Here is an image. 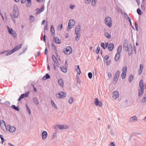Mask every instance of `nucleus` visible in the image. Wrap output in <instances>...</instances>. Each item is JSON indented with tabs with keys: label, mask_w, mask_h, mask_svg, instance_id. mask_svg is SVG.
I'll use <instances>...</instances> for the list:
<instances>
[{
	"label": "nucleus",
	"mask_w": 146,
	"mask_h": 146,
	"mask_svg": "<svg viewBox=\"0 0 146 146\" xmlns=\"http://www.w3.org/2000/svg\"><path fill=\"white\" fill-rule=\"evenodd\" d=\"M140 88L138 90V95L139 97H141L143 94L144 87L143 80L141 79L139 83Z\"/></svg>",
	"instance_id": "obj_1"
},
{
	"label": "nucleus",
	"mask_w": 146,
	"mask_h": 146,
	"mask_svg": "<svg viewBox=\"0 0 146 146\" xmlns=\"http://www.w3.org/2000/svg\"><path fill=\"white\" fill-rule=\"evenodd\" d=\"M105 24L109 27L112 26V21L111 18L109 17H106L105 19Z\"/></svg>",
	"instance_id": "obj_2"
},
{
	"label": "nucleus",
	"mask_w": 146,
	"mask_h": 146,
	"mask_svg": "<svg viewBox=\"0 0 146 146\" xmlns=\"http://www.w3.org/2000/svg\"><path fill=\"white\" fill-rule=\"evenodd\" d=\"M63 52L66 54H69L72 52V50L71 47L70 46H68L66 48L63 49Z\"/></svg>",
	"instance_id": "obj_3"
},
{
	"label": "nucleus",
	"mask_w": 146,
	"mask_h": 146,
	"mask_svg": "<svg viewBox=\"0 0 146 146\" xmlns=\"http://www.w3.org/2000/svg\"><path fill=\"white\" fill-rule=\"evenodd\" d=\"M66 92H61L59 93L58 94H56V97L58 98H62L65 97L66 96Z\"/></svg>",
	"instance_id": "obj_4"
},
{
	"label": "nucleus",
	"mask_w": 146,
	"mask_h": 146,
	"mask_svg": "<svg viewBox=\"0 0 146 146\" xmlns=\"http://www.w3.org/2000/svg\"><path fill=\"white\" fill-rule=\"evenodd\" d=\"M123 49L126 51L128 50V41L127 39H125L124 40V44L123 45Z\"/></svg>",
	"instance_id": "obj_5"
},
{
	"label": "nucleus",
	"mask_w": 146,
	"mask_h": 146,
	"mask_svg": "<svg viewBox=\"0 0 146 146\" xmlns=\"http://www.w3.org/2000/svg\"><path fill=\"white\" fill-rule=\"evenodd\" d=\"M127 72V67L124 66L122 70V72L121 74V77L122 79H124L126 77V74Z\"/></svg>",
	"instance_id": "obj_6"
},
{
	"label": "nucleus",
	"mask_w": 146,
	"mask_h": 146,
	"mask_svg": "<svg viewBox=\"0 0 146 146\" xmlns=\"http://www.w3.org/2000/svg\"><path fill=\"white\" fill-rule=\"evenodd\" d=\"M94 104L96 106H98L100 107L102 106V102L101 101H99L98 99L95 98V99Z\"/></svg>",
	"instance_id": "obj_7"
},
{
	"label": "nucleus",
	"mask_w": 146,
	"mask_h": 146,
	"mask_svg": "<svg viewBox=\"0 0 146 146\" xmlns=\"http://www.w3.org/2000/svg\"><path fill=\"white\" fill-rule=\"evenodd\" d=\"M75 24V21H74L73 19H70L68 23V26L70 27V28H72Z\"/></svg>",
	"instance_id": "obj_8"
},
{
	"label": "nucleus",
	"mask_w": 146,
	"mask_h": 146,
	"mask_svg": "<svg viewBox=\"0 0 146 146\" xmlns=\"http://www.w3.org/2000/svg\"><path fill=\"white\" fill-rule=\"evenodd\" d=\"M57 127L60 129H67L68 128V126L67 125H57Z\"/></svg>",
	"instance_id": "obj_9"
},
{
	"label": "nucleus",
	"mask_w": 146,
	"mask_h": 146,
	"mask_svg": "<svg viewBox=\"0 0 146 146\" xmlns=\"http://www.w3.org/2000/svg\"><path fill=\"white\" fill-rule=\"evenodd\" d=\"M119 94L117 91H115L113 92V97L116 99L119 98Z\"/></svg>",
	"instance_id": "obj_10"
},
{
	"label": "nucleus",
	"mask_w": 146,
	"mask_h": 146,
	"mask_svg": "<svg viewBox=\"0 0 146 146\" xmlns=\"http://www.w3.org/2000/svg\"><path fill=\"white\" fill-rule=\"evenodd\" d=\"M48 135L47 132L46 131H43L42 133V139L43 140H44L46 138Z\"/></svg>",
	"instance_id": "obj_11"
},
{
	"label": "nucleus",
	"mask_w": 146,
	"mask_h": 146,
	"mask_svg": "<svg viewBox=\"0 0 146 146\" xmlns=\"http://www.w3.org/2000/svg\"><path fill=\"white\" fill-rule=\"evenodd\" d=\"M22 46V44H20L14 48L13 49H12V50L14 52H16L20 49L21 47Z\"/></svg>",
	"instance_id": "obj_12"
},
{
	"label": "nucleus",
	"mask_w": 146,
	"mask_h": 146,
	"mask_svg": "<svg viewBox=\"0 0 146 146\" xmlns=\"http://www.w3.org/2000/svg\"><path fill=\"white\" fill-rule=\"evenodd\" d=\"M50 32L52 33V35L53 37H54V36H55V31L54 26L53 25H51Z\"/></svg>",
	"instance_id": "obj_13"
},
{
	"label": "nucleus",
	"mask_w": 146,
	"mask_h": 146,
	"mask_svg": "<svg viewBox=\"0 0 146 146\" xmlns=\"http://www.w3.org/2000/svg\"><path fill=\"white\" fill-rule=\"evenodd\" d=\"M124 16L126 18V19L128 20V21L130 23L131 25V26L132 27H133L132 25V23L131 21V19L128 16L127 14L126 13H125L124 14Z\"/></svg>",
	"instance_id": "obj_14"
},
{
	"label": "nucleus",
	"mask_w": 146,
	"mask_h": 146,
	"mask_svg": "<svg viewBox=\"0 0 146 146\" xmlns=\"http://www.w3.org/2000/svg\"><path fill=\"white\" fill-rule=\"evenodd\" d=\"M114 44L113 43H110L108 46V49L109 51H111L114 48Z\"/></svg>",
	"instance_id": "obj_15"
},
{
	"label": "nucleus",
	"mask_w": 146,
	"mask_h": 146,
	"mask_svg": "<svg viewBox=\"0 0 146 146\" xmlns=\"http://www.w3.org/2000/svg\"><path fill=\"white\" fill-rule=\"evenodd\" d=\"M58 83L59 85L61 87L64 86V82L62 78H60L58 80Z\"/></svg>",
	"instance_id": "obj_16"
},
{
	"label": "nucleus",
	"mask_w": 146,
	"mask_h": 146,
	"mask_svg": "<svg viewBox=\"0 0 146 146\" xmlns=\"http://www.w3.org/2000/svg\"><path fill=\"white\" fill-rule=\"evenodd\" d=\"M19 13V10L17 6L14 5L13 7V13Z\"/></svg>",
	"instance_id": "obj_17"
},
{
	"label": "nucleus",
	"mask_w": 146,
	"mask_h": 146,
	"mask_svg": "<svg viewBox=\"0 0 146 146\" xmlns=\"http://www.w3.org/2000/svg\"><path fill=\"white\" fill-rule=\"evenodd\" d=\"M50 78V75L47 73L42 78V79L43 80H45L47 79H49Z\"/></svg>",
	"instance_id": "obj_18"
},
{
	"label": "nucleus",
	"mask_w": 146,
	"mask_h": 146,
	"mask_svg": "<svg viewBox=\"0 0 146 146\" xmlns=\"http://www.w3.org/2000/svg\"><path fill=\"white\" fill-rule=\"evenodd\" d=\"M16 128L14 126H11L10 127L9 131L11 133H13L15 131Z\"/></svg>",
	"instance_id": "obj_19"
},
{
	"label": "nucleus",
	"mask_w": 146,
	"mask_h": 146,
	"mask_svg": "<svg viewBox=\"0 0 146 146\" xmlns=\"http://www.w3.org/2000/svg\"><path fill=\"white\" fill-rule=\"evenodd\" d=\"M139 66H140V69H139V71L138 73H139V75H140L142 72L143 69V65H142L141 64H140Z\"/></svg>",
	"instance_id": "obj_20"
},
{
	"label": "nucleus",
	"mask_w": 146,
	"mask_h": 146,
	"mask_svg": "<svg viewBox=\"0 0 146 146\" xmlns=\"http://www.w3.org/2000/svg\"><path fill=\"white\" fill-rule=\"evenodd\" d=\"M120 56V53H118L117 52L115 55V60L116 61H117L119 58Z\"/></svg>",
	"instance_id": "obj_21"
},
{
	"label": "nucleus",
	"mask_w": 146,
	"mask_h": 146,
	"mask_svg": "<svg viewBox=\"0 0 146 146\" xmlns=\"http://www.w3.org/2000/svg\"><path fill=\"white\" fill-rule=\"evenodd\" d=\"M44 10V7H42L40 9L38 10L36 12V15H37L40 14Z\"/></svg>",
	"instance_id": "obj_22"
},
{
	"label": "nucleus",
	"mask_w": 146,
	"mask_h": 146,
	"mask_svg": "<svg viewBox=\"0 0 146 146\" xmlns=\"http://www.w3.org/2000/svg\"><path fill=\"white\" fill-rule=\"evenodd\" d=\"M33 100L34 103L36 105H38L39 104V102L38 99L36 97H34L33 98Z\"/></svg>",
	"instance_id": "obj_23"
},
{
	"label": "nucleus",
	"mask_w": 146,
	"mask_h": 146,
	"mask_svg": "<svg viewBox=\"0 0 146 146\" xmlns=\"http://www.w3.org/2000/svg\"><path fill=\"white\" fill-rule=\"evenodd\" d=\"M61 70L63 72L66 73L67 72V70L66 67L64 66H61L60 67Z\"/></svg>",
	"instance_id": "obj_24"
},
{
	"label": "nucleus",
	"mask_w": 146,
	"mask_h": 146,
	"mask_svg": "<svg viewBox=\"0 0 146 146\" xmlns=\"http://www.w3.org/2000/svg\"><path fill=\"white\" fill-rule=\"evenodd\" d=\"M54 40L56 44H60L61 43L60 39L58 37H54Z\"/></svg>",
	"instance_id": "obj_25"
},
{
	"label": "nucleus",
	"mask_w": 146,
	"mask_h": 146,
	"mask_svg": "<svg viewBox=\"0 0 146 146\" xmlns=\"http://www.w3.org/2000/svg\"><path fill=\"white\" fill-rule=\"evenodd\" d=\"M11 108L17 111L19 110V108L18 106H16L15 105H13L11 106Z\"/></svg>",
	"instance_id": "obj_26"
},
{
	"label": "nucleus",
	"mask_w": 146,
	"mask_h": 146,
	"mask_svg": "<svg viewBox=\"0 0 146 146\" xmlns=\"http://www.w3.org/2000/svg\"><path fill=\"white\" fill-rule=\"evenodd\" d=\"M137 117L136 116H134L132 117L130 119L131 122H134L135 121L137 120Z\"/></svg>",
	"instance_id": "obj_27"
},
{
	"label": "nucleus",
	"mask_w": 146,
	"mask_h": 146,
	"mask_svg": "<svg viewBox=\"0 0 146 146\" xmlns=\"http://www.w3.org/2000/svg\"><path fill=\"white\" fill-rule=\"evenodd\" d=\"M29 92H28L26 93L25 94H23L21 95L23 98L25 97H27L29 95Z\"/></svg>",
	"instance_id": "obj_28"
},
{
	"label": "nucleus",
	"mask_w": 146,
	"mask_h": 146,
	"mask_svg": "<svg viewBox=\"0 0 146 146\" xmlns=\"http://www.w3.org/2000/svg\"><path fill=\"white\" fill-rule=\"evenodd\" d=\"M105 36L108 39H110L111 38V36L108 32H105L104 33Z\"/></svg>",
	"instance_id": "obj_29"
},
{
	"label": "nucleus",
	"mask_w": 146,
	"mask_h": 146,
	"mask_svg": "<svg viewBox=\"0 0 146 146\" xmlns=\"http://www.w3.org/2000/svg\"><path fill=\"white\" fill-rule=\"evenodd\" d=\"M1 125V129H2L3 131H5V128H6V125L5 123H4L3 124H2V125H1H1Z\"/></svg>",
	"instance_id": "obj_30"
},
{
	"label": "nucleus",
	"mask_w": 146,
	"mask_h": 146,
	"mask_svg": "<svg viewBox=\"0 0 146 146\" xmlns=\"http://www.w3.org/2000/svg\"><path fill=\"white\" fill-rule=\"evenodd\" d=\"M7 28L9 33L11 35L12 33L14 32V31L12 28H11L10 29V28L8 26H7Z\"/></svg>",
	"instance_id": "obj_31"
},
{
	"label": "nucleus",
	"mask_w": 146,
	"mask_h": 146,
	"mask_svg": "<svg viewBox=\"0 0 146 146\" xmlns=\"http://www.w3.org/2000/svg\"><path fill=\"white\" fill-rule=\"evenodd\" d=\"M122 49V46L121 45H119L117 48V53H120L121 52V50Z\"/></svg>",
	"instance_id": "obj_32"
},
{
	"label": "nucleus",
	"mask_w": 146,
	"mask_h": 146,
	"mask_svg": "<svg viewBox=\"0 0 146 146\" xmlns=\"http://www.w3.org/2000/svg\"><path fill=\"white\" fill-rule=\"evenodd\" d=\"M51 46L53 47V49L54 50L55 52V53L56 54L57 52V50L56 49V47L53 43H52L51 44Z\"/></svg>",
	"instance_id": "obj_33"
},
{
	"label": "nucleus",
	"mask_w": 146,
	"mask_h": 146,
	"mask_svg": "<svg viewBox=\"0 0 146 146\" xmlns=\"http://www.w3.org/2000/svg\"><path fill=\"white\" fill-rule=\"evenodd\" d=\"M30 18H29L30 21L32 23H33L34 21L35 20V18L32 15H30Z\"/></svg>",
	"instance_id": "obj_34"
},
{
	"label": "nucleus",
	"mask_w": 146,
	"mask_h": 146,
	"mask_svg": "<svg viewBox=\"0 0 146 146\" xmlns=\"http://www.w3.org/2000/svg\"><path fill=\"white\" fill-rule=\"evenodd\" d=\"M118 78H115V77H114L113 79V82L114 84H115L117 83L118 79Z\"/></svg>",
	"instance_id": "obj_35"
},
{
	"label": "nucleus",
	"mask_w": 146,
	"mask_h": 146,
	"mask_svg": "<svg viewBox=\"0 0 146 146\" xmlns=\"http://www.w3.org/2000/svg\"><path fill=\"white\" fill-rule=\"evenodd\" d=\"M14 52H13V51L12 49L9 51V52H7L6 54H5V55L7 56L9 55H11V54H12V53H13Z\"/></svg>",
	"instance_id": "obj_36"
},
{
	"label": "nucleus",
	"mask_w": 146,
	"mask_h": 146,
	"mask_svg": "<svg viewBox=\"0 0 146 146\" xmlns=\"http://www.w3.org/2000/svg\"><path fill=\"white\" fill-rule=\"evenodd\" d=\"M13 14L14 15V17L15 18H17L19 15V13H13Z\"/></svg>",
	"instance_id": "obj_37"
},
{
	"label": "nucleus",
	"mask_w": 146,
	"mask_h": 146,
	"mask_svg": "<svg viewBox=\"0 0 146 146\" xmlns=\"http://www.w3.org/2000/svg\"><path fill=\"white\" fill-rule=\"evenodd\" d=\"M74 98L72 97H70L68 100L69 103L70 104H72L73 103Z\"/></svg>",
	"instance_id": "obj_38"
},
{
	"label": "nucleus",
	"mask_w": 146,
	"mask_h": 146,
	"mask_svg": "<svg viewBox=\"0 0 146 146\" xmlns=\"http://www.w3.org/2000/svg\"><path fill=\"white\" fill-rule=\"evenodd\" d=\"M101 46L102 47V48L104 49H105L106 48L105 45V43L104 42H102L101 44Z\"/></svg>",
	"instance_id": "obj_39"
},
{
	"label": "nucleus",
	"mask_w": 146,
	"mask_h": 146,
	"mask_svg": "<svg viewBox=\"0 0 146 146\" xmlns=\"http://www.w3.org/2000/svg\"><path fill=\"white\" fill-rule=\"evenodd\" d=\"M51 104H52V106L53 107H54L55 108H56V109L57 108L56 107V106L55 104L54 103V102L52 100L51 101Z\"/></svg>",
	"instance_id": "obj_40"
},
{
	"label": "nucleus",
	"mask_w": 146,
	"mask_h": 146,
	"mask_svg": "<svg viewBox=\"0 0 146 146\" xmlns=\"http://www.w3.org/2000/svg\"><path fill=\"white\" fill-rule=\"evenodd\" d=\"M0 138L1 140V143L3 144L4 142L5 139L3 137V136L1 134L0 135Z\"/></svg>",
	"instance_id": "obj_41"
},
{
	"label": "nucleus",
	"mask_w": 146,
	"mask_h": 146,
	"mask_svg": "<svg viewBox=\"0 0 146 146\" xmlns=\"http://www.w3.org/2000/svg\"><path fill=\"white\" fill-rule=\"evenodd\" d=\"M137 13L138 14V15H141V13H142V11H141V10H140V9L139 8H138L137 9Z\"/></svg>",
	"instance_id": "obj_42"
},
{
	"label": "nucleus",
	"mask_w": 146,
	"mask_h": 146,
	"mask_svg": "<svg viewBox=\"0 0 146 146\" xmlns=\"http://www.w3.org/2000/svg\"><path fill=\"white\" fill-rule=\"evenodd\" d=\"M133 76L132 75H131L129 76V82H131L133 80Z\"/></svg>",
	"instance_id": "obj_43"
},
{
	"label": "nucleus",
	"mask_w": 146,
	"mask_h": 146,
	"mask_svg": "<svg viewBox=\"0 0 146 146\" xmlns=\"http://www.w3.org/2000/svg\"><path fill=\"white\" fill-rule=\"evenodd\" d=\"M146 102V97L144 96L143 98L142 99L141 102L142 103H144Z\"/></svg>",
	"instance_id": "obj_44"
},
{
	"label": "nucleus",
	"mask_w": 146,
	"mask_h": 146,
	"mask_svg": "<svg viewBox=\"0 0 146 146\" xmlns=\"http://www.w3.org/2000/svg\"><path fill=\"white\" fill-rule=\"evenodd\" d=\"M97 0H92V5L93 6H94L95 5V4L96 3Z\"/></svg>",
	"instance_id": "obj_45"
},
{
	"label": "nucleus",
	"mask_w": 146,
	"mask_h": 146,
	"mask_svg": "<svg viewBox=\"0 0 146 146\" xmlns=\"http://www.w3.org/2000/svg\"><path fill=\"white\" fill-rule=\"evenodd\" d=\"M75 32L76 35H77L80 36V30H75Z\"/></svg>",
	"instance_id": "obj_46"
},
{
	"label": "nucleus",
	"mask_w": 146,
	"mask_h": 146,
	"mask_svg": "<svg viewBox=\"0 0 146 146\" xmlns=\"http://www.w3.org/2000/svg\"><path fill=\"white\" fill-rule=\"evenodd\" d=\"M88 76L89 78L91 79L92 76V73L91 72H89L88 74Z\"/></svg>",
	"instance_id": "obj_47"
},
{
	"label": "nucleus",
	"mask_w": 146,
	"mask_h": 146,
	"mask_svg": "<svg viewBox=\"0 0 146 146\" xmlns=\"http://www.w3.org/2000/svg\"><path fill=\"white\" fill-rule=\"evenodd\" d=\"M80 24L79 23L76 27L75 30H80Z\"/></svg>",
	"instance_id": "obj_48"
},
{
	"label": "nucleus",
	"mask_w": 146,
	"mask_h": 146,
	"mask_svg": "<svg viewBox=\"0 0 146 146\" xmlns=\"http://www.w3.org/2000/svg\"><path fill=\"white\" fill-rule=\"evenodd\" d=\"M109 57L108 56L106 55L105 56L104 59V60L105 62V61H107V60L108 59Z\"/></svg>",
	"instance_id": "obj_49"
},
{
	"label": "nucleus",
	"mask_w": 146,
	"mask_h": 146,
	"mask_svg": "<svg viewBox=\"0 0 146 146\" xmlns=\"http://www.w3.org/2000/svg\"><path fill=\"white\" fill-rule=\"evenodd\" d=\"M132 51H133V50L132 49V46H131V51H130V50H129V52L128 54H129V55L130 56H131V54H132Z\"/></svg>",
	"instance_id": "obj_50"
},
{
	"label": "nucleus",
	"mask_w": 146,
	"mask_h": 146,
	"mask_svg": "<svg viewBox=\"0 0 146 146\" xmlns=\"http://www.w3.org/2000/svg\"><path fill=\"white\" fill-rule=\"evenodd\" d=\"M57 137V134L56 133H54L53 134V136L52 138V139H53L56 138Z\"/></svg>",
	"instance_id": "obj_51"
},
{
	"label": "nucleus",
	"mask_w": 146,
	"mask_h": 146,
	"mask_svg": "<svg viewBox=\"0 0 146 146\" xmlns=\"http://www.w3.org/2000/svg\"><path fill=\"white\" fill-rule=\"evenodd\" d=\"M54 63L56 64V66L59 67V64L58 62V61L57 60H55V61H54Z\"/></svg>",
	"instance_id": "obj_52"
},
{
	"label": "nucleus",
	"mask_w": 146,
	"mask_h": 146,
	"mask_svg": "<svg viewBox=\"0 0 146 146\" xmlns=\"http://www.w3.org/2000/svg\"><path fill=\"white\" fill-rule=\"evenodd\" d=\"M100 51V48L99 47H98L97 49H96V52L97 54H98Z\"/></svg>",
	"instance_id": "obj_53"
},
{
	"label": "nucleus",
	"mask_w": 146,
	"mask_h": 146,
	"mask_svg": "<svg viewBox=\"0 0 146 146\" xmlns=\"http://www.w3.org/2000/svg\"><path fill=\"white\" fill-rule=\"evenodd\" d=\"M62 28V24L60 25H59L58 27V30L60 31Z\"/></svg>",
	"instance_id": "obj_54"
},
{
	"label": "nucleus",
	"mask_w": 146,
	"mask_h": 146,
	"mask_svg": "<svg viewBox=\"0 0 146 146\" xmlns=\"http://www.w3.org/2000/svg\"><path fill=\"white\" fill-rule=\"evenodd\" d=\"M115 74H117V75L118 76H119V75L120 74V72L119 70H117V71L116 72V73H115Z\"/></svg>",
	"instance_id": "obj_55"
},
{
	"label": "nucleus",
	"mask_w": 146,
	"mask_h": 146,
	"mask_svg": "<svg viewBox=\"0 0 146 146\" xmlns=\"http://www.w3.org/2000/svg\"><path fill=\"white\" fill-rule=\"evenodd\" d=\"M80 36H79L78 35H76V36L75 38V40L76 41H78L79 39V37Z\"/></svg>",
	"instance_id": "obj_56"
},
{
	"label": "nucleus",
	"mask_w": 146,
	"mask_h": 146,
	"mask_svg": "<svg viewBox=\"0 0 146 146\" xmlns=\"http://www.w3.org/2000/svg\"><path fill=\"white\" fill-rule=\"evenodd\" d=\"M135 28L136 29V30L137 31H138V25L136 22H135Z\"/></svg>",
	"instance_id": "obj_57"
},
{
	"label": "nucleus",
	"mask_w": 146,
	"mask_h": 146,
	"mask_svg": "<svg viewBox=\"0 0 146 146\" xmlns=\"http://www.w3.org/2000/svg\"><path fill=\"white\" fill-rule=\"evenodd\" d=\"M11 127V126H10V125H7V126L6 125V128H5V130H9V129H10V127Z\"/></svg>",
	"instance_id": "obj_58"
},
{
	"label": "nucleus",
	"mask_w": 146,
	"mask_h": 146,
	"mask_svg": "<svg viewBox=\"0 0 146 146\" xmlns=\"http://www.w3.org/2000/svg\"><path fill=\"white\" fill-rule=\"evenodd\" d=\"M52 58L54 61H55V60H57L56 58L54 55H52Z\"/></svg>",
	"instance_id": "obj_59"
},
{
	"label": "nucleus",
	"mask_w": 146,
	"mask_h": 146,
	"mask_svg": "<svg viewBox=\"0 0 146 146\" xmlns=\"http://www.w3.org/2000/svg\"><path fill=\"white\" fill-rule=\"evenodd\" d=\"M31 86L32 87H33L35 92H37V89L35 88V86L33 84H32Z\"/></svg>",
	"instance_id": "obj_60"
},
{
	"label": "nucleus",
	"mask_w": 146,
	"mask_h": 146,
	"mask_svg": "<svg viewBox=\"0 0 146 146\" xmlns=\"http://www.w3.org/2000/svg\"><path fill=\"white\" fill-rule=\"evenodd\" d=\"M107 62L106 63V65H109L110 63H111V60H108V61L107 60Z\"/></svg>",
	"instance_id": "obj_61"
},
{
	"label": "nucleus",
	"mask_w": 146,
	"mask_h": 146,
	"mask_svg": "<svg viewBox=\"0 0 146 146\" xmlns=\"http://www.w3.org/2000/svg\"><path fill=\"white\" fill-rule=\"evenodd\" d=\"M11 35H12V36H13V37H14V38L16 37L17 34H16V33H14V32H13V33H12V34Z\"/></svg>",
	"instance_id": "obj_62"
},
{
	"label": "nucleus",
	"mask_w": 146,
	"mask_h": 146,
	"mask_svg": "<svg viewBox=\"0 0 146 146\" xmlns=\"http://www.w3.org/2000/svg\"><path fill=\"white\" fill-rule=\"evenodd\" d=\"M91 0H85V3L87 4H89Z\"/></svg>",
	"instance_id": "obj_63"
},
{
	"label": "nucleus",
	"mask_w": 146,
	"mask_h": 146,
	"mask_svg": "<svg viewBox=\"0 0 146 146\" xmlns=\"http://www.w3.org/2000/svg\"><path fill=\"white\" fill-rule=\"evenodd\" d=\"M47 52H48V49H47V47H46V48L45 49V50H44V54L45 55H47Z\"/></svg>",
	"instance_id": "obj_64"
}]
</instances>
